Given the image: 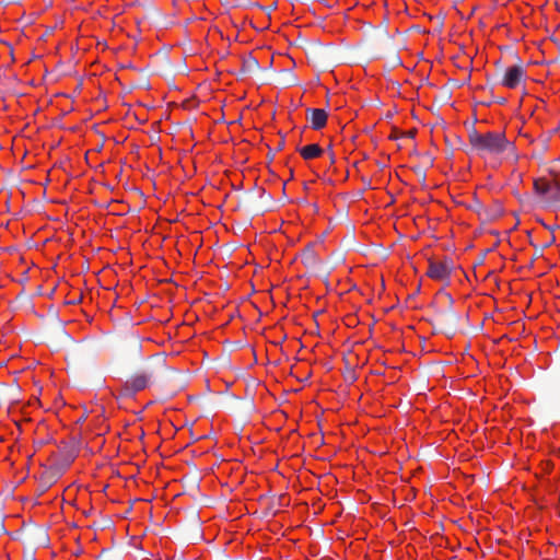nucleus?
Instances as JSON below:
<instances>
[{"label":"nucleus","instance_id":"f257e3e1","mask_svg":"<svg viewBox=\"0 0 560 560\" xmlns=\"http://www.w3.org/2000/svg\"><path fill=\"white\" fill-rule=\"evenodd\" d=\"M164 371L165 362L161 358L154 357L147 360L122 383L119 389V397H133L137 393L153 385Z\"/></svg>","mask_w":560,"mask_h":560},{"label":"nucleus","instance_id":"f03ea898","mask_svg":"<svg viewBox=\"0 0 560 560\" xmlns=\"http://www.w3.org/2000/svg\"><path fill=\"white\" fill-rule=\"evenodd\" d=\"M468 138L471 149L480 155H499L502 153L514 155V144L506 139L504 132H487L482 135L472 128L468 133Z\"/></svg>","mask_w":560,"mask_h":560},{"label":"nucleus","instance_id":"7ed1b4c3","mask_svg":"<svg viewBox=\"0 0 560 560\" xmlns=\"http://www.w3.org/2000/svg\"><path fill=\"white\" fill-rule=\"evenodd\" d=\"M272 206V196L264 188H253L244 192L237 203V208L247 215H259L269 211Z\"/></svg>","mask_w":560,"mask_h":560},{"label":"nucleus","instance_id":"20e7f679","mask_svg":"<svg viewBox=\"0 0 560 560\" xmlns=\"http://www.w3.org/2000/svg\"><path fill=\"white\" fill-rule=\"evenodd\" d=\"M459 314L453 307H445L435 312L430 323L435 332L453 337L458 330Z\"/></svg>","mask_w":560,"mask_h":560},{"label":"nucleus","instance_id":"39448f33","mask_svg":"<svg viewBox=\"0 0 560 560\" xmlns=\"http://www.w3.org/2000/svg\"><path fill=\"white\" fill-rule=\"evenodd\" d=\"M534 190L545 197L551 205H560V182L557 178L548 180L545 177L534 180Z\"/></svg>","mask_w":560,"mask_h":560},{"label":"nucleus","instance_id":"423d86ee","mask_svg":"<svg viewBox=\"0 0 560 560\" xmlns=\"http://www.w3.org/2000/svg\"><path fill=\"white\" fill-rule=\"evenodd\" d=\"M525 69L523 68L522 62L518 59V62L516 65L509 67L505 70L501 84L509 89H515L525 79Z\"/></svg>","mask_w":560,"mask_h":560},{"label":"nucleus","instance_id":"0eeeda50","mask_svg":"<svg viewBox=\"0 0 560 560\" xmlns=\"http://www.w3.org/2000/svg\"><path fill=\"white\" fill-rule=\"evenodd\" d=\"M453 269L452 259L445 258L442 261H430L427 275L432 279L443 280L450 277Z\"/></svg>","mask_w":560,"mask_h":560},{"label":"nucleus","instance_id":"6e6552de","mask_svg":"<svg viewBox=\"0 0 560 560\" xmlns=\"http://www.w3.org/2000/svg\"><path fill=\"white\" fill-rule=\"evenodd\" d=\"M307 119L314 130L323 129L327 124L328 114L322 108H307Z\"/></svg>","mask_w":560,"mask_h":560},{"label":"nucleus","instance_id":"1a4fd4ad","mask_svg":"<svg viewBox=\"0 0 560 560\" xmlns=\"http://www.w3.org/2000/svg\"><path fill=\"white\" fill-rule=\"evenodd\" d=\"M503 213V208L499 202H494L490 208H483L482 211H479V217L483 221H494L500 218Z\"/></svg>","mask_w":560,"mask_h":560},{"label":"nucleus","instance_id":"9d476101","mask_svg":"<svg viewBox=\"0 0 560 560\" xmlns=\"http://www.w3.org/2000/svg\"><path fill=\"white\" fill-rule=\"evenodd\" d=\"M259 62L253 55H247L242 60V74H255L259 70Z\"/></svg>","mask_w":560,"mask_h":560},{"label":"nucleus","instance_id":"9b49d317","mask_svg":"<svg viewBox=\"0 0 560 560\" xmlns=\"http://www.w3.org/2000/svg\"><path fill=\"white\" fill-rule=\"evenodd\" d=\"M299 152L304 160H312L320 156L324 151L318 144L314 143L300 148Z\"/></svg>","mask_w":560,"mask_h":560},{"label":"nucleus","instance_id":"f8f14e48","mask_svg":"<svg viewBox=\"0 0 560 560\" xmlns=\"http://www.w3.org/2000/svg\"><path fill=\"white\" fill-rule=\"evenodd\" d=\"M61 476L58 469L45 470L42 474L40 481H45V488H50Z\"/></svg>","mask_w":560,"mask_h":560},{"label":"nucleus","instance_id":"ddd939ff","mask_svg":"<svg viewBox=\"0 0 560 560\" xmlns=\"http://www.w3.org/2000/svg\"><path fill=\"white\" fill-rule=\"evenodd\" d=\"M483 208H485V206L478 199H474L472 203L469 205V209L476 211L478 214H479V211H482Z\"/></svg>","mask_w":560,"mask_h":560},{"label":"nucleus","instance_id":"4468645a","mask_svg":"<svg viewBox=\"0 0 560 560\" xmlns=\"http://www.w3.org/2000/svg\"><path fill=\"white\" fill-rule=\"evenodd\" d=\"M413 171L417 175H419L422 178V180H424L425 172L420 166L413 167Z\"/></svg>","mask_w":560,"mask_h":560},{"label":"nucleus","instance_id":"2eb2a0df","mask_svg":"<svg viewBox=\"0 0 560 560\" xmlns=\"http://www.w3.org/2000/svg\"><path fill=\"white\" fill-rule=\"evenodd\" d=\"M444 298L447 300V303H448V306L447 307H453V303H454V300L453 298L451 296V294L448 293H443Z\"/></svg>","mask_w":560,"mask_h":560},{"label":"nucleus","instance_id":"dca6fc26","mask_svg":"<svg viewBox=\"0 0 560 560\" xmlns=\"http://www.w3.org/2000/svg\"><path fill=\"white\" fill-rule=\"evenodd\" d=\"M283 145H284V138H282L280 140V142L278 143L277 150H281L283 148Z\"/></svg>","mask_w":560,"mask_h":560},{"label":"nucleus","instance_id":"f3484780","mask_svg":"<svg viewBox=\"0 0 560 560\" xmlns=\"http://www.w3.org/2000/svg\"><path fill=\"white\" fill-rule=\"evenodd\" d=\"M39 486H40L42 492H45L46 490L49 489V488H45V481H40Z\"/></svg>","mask_w":560,"mask_h":560},{"label":"nucleus","instance_id":"a211bd4d","mask_svg":"<svg viewBox=\"0 0 560 560\" xmlns=\"http://www.w3.org/2000/svg\"><path fill=\"white\" fill-rule=\"evenodd\" d=\"M0 533H7L5 527L2 523H0Z\"/></svg>","mask_w":560,"mask_h":560},{"label":"nucleus","instance_id":"6ab92c4d","mask_svg":"<svg viewBox=\"0 0 560 560\" xmlns=\"http://www.w3.org/2000/svg\"><path fill=\"white\" fill-rule=\"evenodd\" d=\"M27 559H28V560H35L34 555H33V553H30V555L27 556Z\"/></svg>","mask_w":560,"mask_h":560},{"label":"nucleus","instance_id":"aec40b11","mask_svg":"<svg viewBox=\"0 0 560 560\" xmlns=\"http://www.w3.org/2000/svg\"><path fill=\"white\" fill-rule=\"evenodd\" d=\"M329 160H330V162H331V163H334V162H335V156H334V154H332V153L330 154Z\"/></svg>","mask_w":560,"mask_h":560},{"label":"nucleus","instance_id":"412c9836","mask_svg":"<svg viewBox=\"0 0 560 560\" xmlns=\"http://www.w3.org/2000/svg\"><path fill=\"white\" fill-rule=\"evenodd\" d=\"M505 102V98H499V103L503 104Z\"/></svg>","mask_w":560,"mask_h":560}]
</instances>
